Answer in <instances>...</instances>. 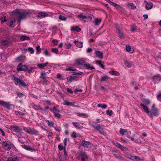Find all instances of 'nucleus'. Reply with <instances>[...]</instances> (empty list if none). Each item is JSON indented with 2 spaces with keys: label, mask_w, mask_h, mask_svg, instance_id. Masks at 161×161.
Masks as SVG:
<instances>
[{
  "label": "nucleus",
  "mask_w": 161,
  "mask_h": 161,
  "mask_svg": "<svg viewBox=\"0 0 161 161\" xmlns=\"http://www.w3.org/2000/svg\"><path fill=\"white\" fill-rule=\"evenodd\" d=\"M21 146L23 148H24L27 151H29L31 152L36 151V150L29 145H21Z\"/></svg>",
  "instance_id": "11"
},
{
  "label": "nucleus",
  "mask_w": 161,
  "mask_h": 161,
  "mask_svg": "<svg viewBox=\"0 0 161 161\" xmlns=\"http://www.w3.org/2000/svg\"><path fill=\"white\" fill-rule=\"evenodd\" d=\"M143 102L144 103V104L145 105H149L150 103V100L144 98L142 100Z\"/></svg>",
  "instance_id": "34"
},
{
  "label": "nucleus",
  "mask_w": 161,
  "mask_h": 161,
  "mask_svg": "<svg viewBox=\"0 0 161 161\" xmlns=\"http://www.w3.org/2000/svg\"><path fill=\"white\" fill-rule=\"evenodd\" d=\"M74 102H71L68 101L66 100L64 101V102L63 103V104L64 105L68 106H72L74 107H77V106L74 105Z\"/></svg>",
  "instance_id": "15"
},
{
  "label": "nucleus",
  "mask_w": 161,
  "mask_h": 161,
  "mask_svg": "<svg viewBox=\"0 0 161 161\" xmlns=\"http://www.w3.org/2000/svg\"><path fill=\"white\" fill-rule=\"evenodd\" d=\"M86 61L82 58L80 59L76 60V63L75 65L79 66L80 65H81V67H83L84 65L85 64Z\"/></svg>",
  "instance_id": "8"
},
{
  "label": "nucleus",
  "mask_w": 161,
  "mask_h": 161,
  "mask_svg": "<svg viewBox=\"0 0 161 161\" xmlns=\"http://www.w3.org/2000/svg\"><path fill=\"white\" fill-rule=\"evenodd\" d=\"M150 114L151 115H153L154 116H157L158 114L157 109L155 108H152Z\"/></svg>",
  "instance_id": "17"
},
{
  "label": "nucleus",
  "mask_w": 161,
  "mask_h": 161,
  "mask_svg": "<svg viewBox=\"0 0 161 161\" xmlns=\"http://www.w3.org/2000/svg\"><path fill=\"white\" fill-rule=\"evenodd\" d=\"M10 23L9 26L11 27H14V24L15 23V19L14 18H10L9 19Z\"/></svg>",
  "instance_id": "20"
},
{
  "label": "nucleus",
  "mask_w": 161,
  "mask_h": 161,
  "mask_svg": "<svg viewBox=\"0 0 161 161\" xmlns=\"http://www.w3.org/2000/svg\"><path fill=\"white\" fill-rule=\"evenodd\" d=\"M28 50L31 53H33L34 51L33 49L31 47L29 48Z\"/></svg>",
  "instance_id": "61"
},
{
  "label": "nucleus",
  "mask_w": 161,
  "mask_h": 161,
  "mask_svg": "<svg viewBox=\"0 0 161 161\" xmlns=\"http://www.w3.org/2000/svg\"><path fill=\"white\" fill-rule=\"evenodd\" d=\"M48 16V14L46 13L41 12L39 13L37 16L39 18H43L45 17Z\"/></svg>",
  "instance_id": "18"
},
{
  "label": "nucleus",
  "mask_w": 161,
  "mask_h": 161,
  "mask_svg": "<svg viewBox=\"0 0 161 161\" xmlns=\"http://www.w3.org/2000/svg\"><path fill=\"white\" fill-rule=\"evenodd\" d=\"M67 81L69 83H71L73 80H77L78 78L76 76L71 75L66 77Z\"/></svg>",
  "instance_id": "12"
},
{
  "label": "nucleus",
  "mask_w": 161,
  "mask_h": 161,
  "mask_svg": "<svg viewBox=\"0 0 161 161\" xmlns=\"http://www.w3.org/2000/svg\"><path fill=\"white\" fill-rule=\"evenodd\" d=\"M82 92V90L81 89H79L78 88H76L75 89V92Z\"/></svg>",
  "instance_id": "62"
},
{
  "label": "nucleus",
  "mask_w": 161,
  "mask_h": 161,
  "mask_svg": "<svg viewBox=\"0 0 161 161\" xmlns=\"http://www.w3.org/2000/svg\"><path fill=\"white\" fill-rule=\"evenodd\" d=\"M126 49L127 52H130L131 51V47L130 45H127L126 46Z\"/></svg>",
  "instance_id": "57"
},
{
  "label": "nucleus",
  "mask_w": 161,
  "mask_h": 161,
  "mask_svg": "<svg viewBox=\"0 0 161 161\" xmlns=\"http://www.w3.org/2000/svg\"><path fill=\"white\" fill-rule=\"evenodd\" d=\"M17 96L19 97L20 98H22L24 96V94L19 92H17L16 93Z\"/></svg>",
  "instance_id": "55"
},
{
  "label": "nucleus",
  "mask_w": 161,
  "mask_h": 161,
  "mask_svg": "<svg viewBox=\"0 0 161 161\" xmlns=\"http://www.w3.org/2000/svg\"><path fill=\"white\" fill-rule=\"evenodd\" d=\"M108 78L107 76H102L101 77V80L102 81H105L108 79Z\"/></svg>",
  "instance_id": "47"
},
{
  "label": "nucleus",
  "mask_w": 161,
  "mask_h": 161,
  "mask_svg": "<svg viewBox=\"0 0 161 161\" xmlns=\"http://www.w3.org/2000/svg\"><path fill=\"white\" fill-rule=\"evenodd\" d=\"M59 19L61 20L65 21L66 20L67 18L61 15H60L59 16Z\"/></svg>",
  "instance_id": "50"
},
{
  "label": "nucleus",
  "mask_w": 161,
  "mask_h": 161,
  "mask_svg": "<svg viewBox=\"0 0 161 161\" xmlns=\"http://www.w3.org/2000/svg\"><path fill=\"white\" fill-rule=\"evenodd\" d=\"M77 133L75 131H73L71 135V137L73 138H76L77 136Z\"/></svg>",
  "instance_id": "40"
},
{
  "label": "nucleus",
  "mask_w": 161,
  "mask_h": 161,
  "mask_svg": "<svg viewBox=\"0 0 161 161\" xmlns=\"http://www.w3.org/2000/svg\"><path fill=\"white\" fill-rule=\"evenodd\" d=\"M9 129L12 132H15L16 133L20 132L22 130V129L20 126L16 125H12L10 127Z\"/></svg>",
  "instance_id": "5"
},
{
  "label": "nucleus",
  "mask_w": 161,
  "mask_h": 161,
  "mask_svg": "<svg viewBox=\"0 0 161 161\" xmlns=\"http://www.w3.org/2000/svg\"><path fill=\"white\" fill-rule=\"evenodd\" d=\"M80 157L81 158V160L82 161H85L86 160H87L88 158V156L86 153L82 151H80L79 152Z\"/></svg>",
  "instance_id": "4"
},
{
  "label": "nucleus",
  "mask_w": 161,
  "mask_h": 161,
  "mask_svg": "<svg viewBox=\"0 0 161 161\" xmlns=\"http://www.w3.org/2000/svg\"><path fill=\"white\" fill-rule=\"evenodd\" d=\"M40 77L42 79H43L44 81V82L46 83H47V80H46L47 79V76L46 75V74L45 72H42L41 74V77Z\"/></svg>",
  "instance_id": "24"
},
{
  "label": "nucleus",
  "mask_w": 161,
  "mask_h": 161,
  "mask_svg": "<svg viewBox=\"0 0 161 161\" xmlns=\"http://www.w3.org/2000/svg\"><path fill=\"white\" fill-rule=\"evenodd\" d=\"M58 148L59 150L62 151L64 149V147L63 146L59 144L58 145Z\"/></svg>",
  "instance_id": "58"
},
{
  "label": "nucleus",
  "mask_w": 161,
  "mask_h": 161,
  "mask_svg": "<svg viewBox=\"0 0 161 161\" xmlns=\"http://www.w3.org/2000/svg\"><path fill=\"white\" fill-rule=\"evenodd\" d=\"M129 7L131 9H134L136 8V6H135L134 4L132 3H129L128 4Z\"/></svg>",
  "instance_id": "43"
},
{
  "label": "nucleus",
  "mask_w": 161,
  "mask_h": 161,
  "mask_svg": "<svg viewBox=\"0 0 161 161\" xmlns=\"http://www.w3.org/2000/svg\"><path fill=\"white\" fill-rule=\"evenodd\" d=\"M78 17H80L82 18L83 19L87 18V17L86 16L83 15L82 13H81L80 14L78 15Z\"/></svg>",
  "instance_id": "56"
},
{
  "label": "nucleus",
  "mask_w": 161,
  "mask_h": 161,
  "mask_svg": "<svg viewBox=\"0 0 161 161\" xmlns=\"http://www.w3.org/2000/svg\"><path fill=\"white\" fill-rule=\"evenodd\" d=\"M124 62L125 66H126L127 67H130L131 66L132 64L131 62H130L127 60H125Z\"/></svg>",
  "instance_id": "37"
},
{
  "label": "nucleus",
  "mask_w": 161,
  "mask_h": 161,
  "mask_svg": "<svg viewBox=\"0 0 161 161\" xmlns=\"http://www.w3.org/2000/svg\"><path fill=\"white\" fill-rule=\"evenodd\" d=\"M144 3H146L145 8L147 10H149L153 8V4L152 3L145 1Z\"/></svg>",
  "instance_id": "14"
},
{
  "label": "nucleus",
  "mask_w": 161,
  "mask_h": 161,
  "mask_svg": "<svg viewBox=\"0 0 161 161\" xmlns=\"http://www.w3.org/2000/svg\"><path fill=\"white\" fill-rule=\"evenodd\" d=\"M71 30L74 31H76L77 32H80L81 29L78 26H76L75 27H72L71 28Z\"/></svg>",
  "instance_id": "25"
},
{
  "label": "nucleus",
  "mask_w": 161,
  "mask_h": 161,
  "mask_svg": "<svg viewBox=\"0 0 161 161\" xmlns=\"http://www.w3.org/2000/svg\"><path fill=\"white\" fill-rule=\"evenodd\" d=\"M0 104L3 106L4 107H6L8 109H10V105L7 102L2 100H0Z\"/></svg>",
  "instance_id": "13"
},
{
  "label": "nucleus",
  "mask_w": 161,
  "mask_h": 161,
  "mask_svg": "<svg viewBox=\"0 0 161 161\" xmlns=\"http://www.w3.org/2000/svg\"><path fill=\"white\" fill-rule=\"evenodd\" d=\"M127 132V129H123L122 128H120L119 132L121 134L124 135Z\"/></svg>",
  "instance_id": "33"
},
{
  "label": "nucleus",
  "mask_w": 161,
  "mask_h": 161,
  "mask_svg": "<svg viewBox=\"0 0 161 161\" xmlns=\"http://www.w3.org/2000/svg\"><path fill=\"white\" fill-rule=\"evenodd\" d=\"M50 110L53 113V114L56 112V111L59 112V110H57V109L55 107H54L53 109L50 108Z\"/></svg>",
  "instance_id": "45"
},
{
  "label": "nucleus",
  "mask_w": 161,
  "mask_h": 161,
  "mask_svg": "<svg viewBox=\"0 0 161 161\" xmlns=\"http://www.w3.org/2000/svg\"><path fill=\"white\" fill-rule=\"evenodd\" d=\"M53 114L55 117L58 118H60L61 116V115L60 114L57 112L54 113Z\"/></svg>",
  "instance_id": "51"
},
{
  "label": "nucleus",
  "mask_w": 161,
  "mask_h": 161,
  "mask_svg": "<svg viewBox=\"0 0 161 161\" xmlns=\"http://www.w3.org/2000/svg\"><path fill=\"white\" fill-rule=\"evenodd\" d=\"M114 155L115 157L119 160H123L122 157L120 155L114 154Z\"/></svg>",
  "instance_id": "42"
},
{
  "label": "nucleus",
  "mask_w": 161,
  "mask_h": 161,
  "mask_svg": "<svg viewBox=\"0 0 161 161\" xmlns=\"http://www.w3.org/2000/svg\"><path fill=\"white\" fill-rule=\"evenodd\" d=\"M12 79L14 81V83L16 85L24 87L26 86L25 83L23 81L18 77L14 76L12 78Z\"/></svg>",
  "instance_id": "2"
},
{
  "label": "nucleus",
  "mask_w": 161,
  "mask_h": 161,
  "mask_svg": "<svg viewBox=\"0 0 161 161\" xmlns=\"http://www.w3.org/2000/svg\"><path fill=\"white\" fill-rule=\"evenodd\" d=\"M133 156H131L129 154H125V156L126 158H127L131 160H132V157H133Z\"/></svg>",
  "instance_id": "54"
},
{
  "label": "nucleus",
  "mask_w": 161,
  "mask_h": 161,
  "mask_svg": "<svg viewBox=\"0 0 161 161\" xmlns=\"http://www.w3.org/2000/svg\"><path fill=\"white\" fill-rule=\"evenodd\" d=\"M132 160L133 161H142V159L137 156H133Z\"/></svg>",
  "instance_id": "31"
},
{
  "label": "nucleus",
  "mask_w": 161,
  "mask_h": 161,
  "mask_svg": "<svg viewBox=\"0 0 161 161\" xmlns=\"http://www.w3.org/2000/svg\"><path fill=\"white\" fill-rule=\"evenodd\" d=\"M22 64L20 63L18 66L17 68V70H27L28 67L27 65H22Z\"/></svg>",
  "instance_id": "9"
},
{
  "label": "nucleus",
  "mask_w": 161,
  "mask_h": 161,
  "mask_svg": "<svg viewBox=\"0 0 161 161\" xmlns=\"http://www.w3.org/2000/svg\"><path fill=\"white\" fill-rule=\"evenodd\" d=\"M32 108L36 110H44V109L41 108L40 105H33Z\"/></svg>",
  "instance_id": "28"
},
{
  "label": "nucleus",
  "mask_w": 161,
  "mask_h": 161,
  "mask_svg": "<svg viewBox=\"0 0 161 161\" xmlns=\"http://www.w3.org/2000/svg\"><path fill=\"white\" fill-rule=\"evenodd\" d=\"M140 106L143 108L144 111L147 114H149L150 111L149 110L148 106L143 103H141Z\"/></svg>",
  "instance_id": "16"
},
{
  "label": "nucleus",
  "mask_w": 161,
  "mask_h": 161,
  "mask_svg": "<svg viewBox=\"0 0 161 161\" xmlns=\"http://www.w3.org/2000/svg\"><path fill=\"white\" fill-rule=\"evenodd\" d=\"M48 64V63L47 62H46L44 64H37V66L41 68H42L46 66Z\"/></svg>",
  "instance_id": "39"
},
{
  "label": "nucleus",
  "mask_w": 161,
  "mask_h": 161,
  "mask_svg": "<svg viewBox=\"0 0 161 161\" xmlns=\"http://www.w3.org/2000/svg\"><path fill=\"white\" fill-rule=\"evenodd\" d=\"M72 75H81L83 74V72H77L75 71H74V72H72Z\"/></svg>",
  "instance_id": "49"
},
{
  "label": "nucleus",
  "mask_w": 161,
  "mask_h": 161,
  "mask_svg": "<svg viewBox=\"0 0 161 161\" xmlns=\"http://www.w3.org/2000/svg\"><path fill=\"white\" fill-rule=\"evenodd\" d=\"M15 113L17 115L19 114V115H22V112L19 111H15Z\"/></svg>",
  "instance_id": "64"
},
{
  "label": "nucleus",
  "mask_w": 161,
  "mask_h": 161,
  "mask_svg": "<svg viewBox=\"0 0 161 161\" xmlns=\"http://www.w3.org/2000/svg\"><path fill=\"white\" fill-rule=\"evenodd\" d=\"M74 42L77 46L81 48L82 47L83 42H80L78 41H75Z\"/></svg>",
  "instance_id": "26"
},
{
  "label": "nucleus",
  "mask_w": 161,
  "mask_h": 161,
  "mask_svg": "<svg viewBox=\"0 0 161 161\" xmlns=\"http://www.w3.org/2000/svg\"><path fill=\"white\" fill-rule=\"evenodd\" d=\"M46 122H47V123L48 124V126L49 127H54L53 126L54 125V123L50 121L49 120H47L46 121Z\"/></svg>",
  "instance_id": "38"
},
{
  "label": "nucleus",
  "mask_w": 161,
  "mask_h": 161,
  "mask_svg": "<svg viewBox=\"0 0 161 161\" xmlns=\"http://www.w3.org/2000/svg\"><path fill=\"white\" fill-rule=\"evenodd\" d=\"M65 70H67V71H70V70H73V71H75L76 70V69H72L71 67H69L68 68H66L65 69Z\"/></svg>",
  "instance_id": "59"
},
{
  "label": "nucleus",
  "mask_w": 161,
  "mask_h": 161,
  "mask_svg": "<svg viewBox=\"0 0 161 161\" xmlns=\"http://www.w3.org/2000/svg\"><path fill=\"white\" fill-rule=\"evenodd\" d=\"M6 17L5 16H3V17H1L0 18V20H1V23L3 24L4 22L7 21V19H6Z\"/></svg>",
  "instance_id": "44"
},
{
  "label": "nucleus",
  "mask_w": 161,
  "mask_h": 161,
  "mask_svg": "<svg viewBox=\"0 0 161 161\" xmlns=\"http://www.w3.org/2000/svg\"><path fill=\"white\" fill-rule=\"evenodd\" d=\"M2 147L7 151L9 150L11 148V144H9L6 141H3L2 143Z\"/></svg>",
  "instance_id": "7"
},
{
  "label": "nucleus",
  "mask_w": 161,
  "mask_h": 161,
  "mask_svg": "<svg viewBox=\"0 0 161 161\" xmlns=\"http://www.w3.org/2000/svg\"><path fill=\"white\" fill-rule=\"evenodd\" d=\"M29 127H25V126H23V129H22V130H24V131H25V132L27 133H28V131L29 130Z\"/></svg>",
  "instance_id": "53"
},
{
  "label": "nucleus",
  "mask_w": 161,
  "mask_h": 161,
  "mask_svg": "<svg viewBox=\"0 0 161 161\" xmlns=\"http://www.w3.org/2000/svg\"><path fill=\"white\" fill-rule=\"evenodd\" d=\"M78 116L81 117H86L87 116V114H86L84 113H80V112H77L76 113Z\"/></svg>",
  "instance_id": "36"
},
{
  "label": "nucleus",
  "mask_w": 161,
  "mask_h": 161,
  "mask_svg": "<svg viewBox=\"0 0 161 161\" xmlns=\"http://www.w3.org/2000/svg\"><path fill=\"white\" fill-rule=\"evenodd\" d=\"M109 73L111 75L119 76L120 75V74L117 71H109Z\"/></svg>",
  "instance_id": "32"
},
{
  "label": "nucleus",
  "mask_w": 161,
  "mask_h": 161,
  "mask_svg": "<svg viewBox=\"0 0 161 161\" xmlns=\"http://www.w3.org/2000/svg\"><path fill=\"white\" fill-rule=\"evenodd\" d=\"M106 114L108 115L111 116L113 114V111L112 110H106Z\"/></svg>",
  "instance_id": "52"
},
{
  "label": "nucleus",
  "mask_w": 161,
  "mask_h": 161,
  "mask_svg": "<svg viewBox=\"0 0 161 161\" xmlns=\"http://www.w3.org/2000/svg\"><path fill=\"white\" fill-rule=\"evenodd\" d=\"M116 28L118 31V33H119V38H124V36L123 33L119 30V27L117 26V25L116 26Z\"/></svg>",
  "instance_id": "23"
},
{
  "label": "nucleus",
  "mask_w": 161,
  "mask_h": 161,
  "mask_svg": "<svg viewBox=\"0 0 161 161\" xmlns=\"http://www.w3.org/2000/svg\"><path fill=\"white\" fill-rule=\"evenodd\" d=\"M95 53L97 57H98L101 59H102L103 58V53H102L97 50L95 52Z\"/></svg>",
  "instance_id": "22"
},
{
  "label": "nucleus",
  "mask_w": 161,
  "mask_h": 161,
  "mask_svg": "<svg viewBox=\"0 0 161 161\" xmlns=\"http://www.w3.org/2000/svg\"><path fill=\"white\" fill-rule=\"evenodd\" d=\"M6 161H15L14 158H8Z\"/></svg>",
  "instance_id": "63"
},
{
  "label": "nucleus",
  "mask_w": 161,
  "mask_h": 161,
  "mask_svg": "<svg viewBox=\"0 0 161 161\" xmlns=\"http://www.w3.org/2000/svg\"><path fill=\"white\" fill-rule=\"evenodd\" d=\"M91 143V142L89 141H86L84 140L82 141L81 142V145L84 147H88L89 145Z\"/></svg>",
  "instance_id": "21"
},
{
  "label": "nucleus",
  "mask_w": 161,
  "mask_h": 161,
  "mask_svg": "<svg viewBox=\"0 0 161 161\" xmlns=\"http://www.w3.org/2000/svg\"><path fill=\"white\" fill-rule=\"evenodd\" d=\"M25 58V56L21 55L17 58V60L19 62H20L24 60Z\"/></svg>",
  "instance_id": "41"
},
{
  "label": "nucleus",
  "mask_w": 161,
  "mask_h": 161,
  "mask_svg": "<svg viewBox=\"0 0 161 161\" xmlns=\"http://www.w3.org/2000/svg\"><path fill=\"white\" fill-rule=\"evenodd\" d=\"M30 13L29 12H22L20 10L16 9L14 11L12 14L13 16H15L19 18L18 21L19 23L22 19H25L26 18V15Z\"/></svg>",
  "instance_id": "1"
},
{
  "label": "nucleus",
  "mask_w": 161,
  "mask_h": 161,
  "mask_svg": "<svg viewBox=\"0 0 161 161\" xmlns=\"http://www.w3.org/2000/svg\"><path fill=\"white\" fill-rule=\"evenodd\" d=\"M29 130L28 132V133L31 135H38L39 132L37 130H35L34 129L29 127Z\"/></svg>",
  "instance_id": "10"
},
{
  "label": "nucleus",
  "mask_w": 161,
  "mask_h": 161,
  "mask_svg": "<svg viewBox=\"0 0 161 161\" xmlns=\"http://www.w3.org/2000/svg\"><path fill=\"white\" fill-rule=\"evenodd\" d=\"M114 144L117 147L120 148L122 150H124L125 148V147L121 145L120 143H119L118 142H116Z\"/></svg>",
  "instance_id": "29"
},
{
  "label": "nucleus",
  "mask_w": 161,
  "mask_h": 161,
  "mask_svg": "<svg viewBox=\"0 0 161 161\" xmlns=\"http://www.w3.org/2000/svg\"><path fill=\"white\" fill-rule=\"evenodd\" d=\"M72 124L74 126V127L79 129H81L83 128V126H81L80 124H78V123L73 122H72Z\"/></svg>",
  "instance_id": "27"
},
{
  "label": "nucleus",
  "mask_w": 161,
  "mask_h": 161,
  "mask_svg": "<svg viewBox=\"0 0 161 161\" xmlns=\"http://www.w3.org/2000/svg\"><path fill=\"white\" fill-rule=\"evenodd\" d=\"M101 19H96L93 22L94 25H98L101 21Z\"/></svg>",
  "instance_id": "30"
},
{
  "label": "nucleus",
  "mask_w": 161,
  "mask_h": 161,
  "mask_svg": "<svg viewBox=\"0 0 161 161\" xmlns=\"http://www.w3.org/2000/svg\"><path fill=\"white\" fill-rule=\"evenodd\" d=\"M9 43V42L7 41L4 40L2 42V44L4 46H8Z\"/></svg>",
  "instance_id": "48"
},
{
  "label": "nucleus",
  "mask_w": 161,
  "mask_h": 161,
  "mask_svg": "<svg viewBox=\"0 0 161 161\" xmlns=\"http://www.w3.org/2000/svg\"><path fill=\"white\" fill-rule=\"evenodd\" d=\"M86 69L88 70H92L95 69V68L92 66H91L89 64H85L83 66Z\"/></svg>",
  "instance_id": "19"
},
{
  "label": "nucleus",
  "mask_w": 161,
  "mask_h": 161,
  "mask_svg": "<svg viewBox=\"0 0 161 161\" xmlns=\"http://www.w3.org/2000/svg\"><path fill=\"white\" fill-rule=\"evenodd\" d=\"M51 51L52 52L56 54H58V50L56 48H52L51 49Z\"/></svg>",
  "instance_id": "46"
},
{
  "label": "nucleus",
  "mask_w": 161,
  "mask_h": 161,
  "mask_svg": "<svg viewBox=\"0 0 161 161\" xmlns=\"http://www.w3.org/2000/svg\"><path fill=\"white\" fill-rule=\"evenodd\" d=\"M36 49L37 52H39V53L41 52V48L39 46H37L36 47Z\"/></svg>",
  "instance_id": "60"
},
{
  "label": "nucleus",
  "mask_w": 161,
  "mask_h": 161,
  "mask_svg": "<svg viewBox=\"0 0 161 161\" xmlns=\"http://www.w3.org/2000/svg\"><path fill=\"white\" fill-rule=\"evenodd\" d=\"M30 38L29 37L25 36H22L20 38V40L22 41L25 40H30Z\"/></svg>",
  "instance_id": "35"
},
{
  "label": "nucleus",
  "mask_w": 161,
  "mask_h": 161,
  "mask_svg": "<svg viewBox=\"0 0 161 161\" xmlns=\"http://www.w3.org/2000/svg\"><path fill=\"white\" fill-rule=\"evenodd\" d=\"M95 124L96 123H95L94 124H92V126L93 128L94 129L98 130L99 133L101 134L104 136H105L106 133L103 130V129L101 127V126L99 124H97V125H96Z\"/></svg>",
  "instance_id": "3"
},
{
  "label": "nucleus",
  "mask_w": 161,
  "mask_h": 161,
  "mask_svg": "<svg viewBox=\"0 0 161 161\" xmlns=\"http://www.w3.org/2000/svg\"><path fill=\"white\" fill-rule=\"evenodd\" d=\"M161 80V76L159 74L154 76L152 78V81L155 84Z\"/></svg>",
  "instance_id": "6"
}]
</instances>
